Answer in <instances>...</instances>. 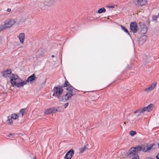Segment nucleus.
<instances>
[{
    "label": "nucleus",
    "mask_w": 159,
    "mask_h": 159,
    "mask_svg": "<svg viewBox=\"0 0 159 159\" xmlns=\"http://www.w3.org/2000/svg\"><path fill=\"white\" fill-rule=\"evenodd\" d=\"M66 87V89L67 93L62 97V101H66L71 98L72 96L75 95L77 91V90L70 85L68 82L66 80L61 87H55L53 89V96L57 97L58 98L61 96L63 92V89L62 87Z\"/></svg>",
    "instance_id": "obj_1"
},
{
    "label": "nucleus",
    "mask_w": 159,
    "mask_h": 159,
    "mask_svg": "<svg viewBox=\"0 0 159 159\" xmlns=\"http://www.w3.org/2000/svg\"><path fill=\"white\" fill-rule=\"evenodd\" d=\"M142 149L143 147L140 146L131 148L129 151L128 157L130 158L132 157V159H139L137 153L138 151L142 150Z\"/></svg>",
    "instance_id": "obj_2"
},
{
    "label": "nucleus",
    "mask_w": 159,
    "mask_h": 159,
    "mask_svg": "<svg viewBox=\"0 0 159 159\" xmlns=\"http://www.w3.org/2000/svg\"><path fill=\"white\" fill-rule=\"evenodd\" d=\"M16 22V21L13 19H9L5 20L4 24L7 29L10 28Z\"/></svg>",
    "instance_id": "obj_3"
},
{
    "label": "nucleus",
    "mask_w": 159,
    "mask_h": 159,
    "mask_svg": "<svg viewBox=\"0 0 159 159\" xmlns=\"http://www.w3.org/2000/svg\"><path fill=\"white\" fill-rule=\"evenodd\" d=\"M130 29L134 33H136L137 31V25L136 23L133 22L130 25Z\"/></svg>",
    "instance_id": "obj_4"
},
{
    "label": "nucleus",
    "mask_w": 159,
    "mask_h": 159,
    "mask_svg": "<svg viewBox=\"0 0 159 159\" xmlns=\"http://www.w3.org/2000/svg\"><path fill=\"white\" fill-rule=\"evenodd\" d=\"M18 76L16 75H15L14 74H11V76L10 77L11 79L10 82L12 85H15L16 83L17 82L16 80L19 79Z\"/></svg>",
    "instance_id": "obj_5"
},
{
    "label": "nucleus",
    "mask_w": 159,
    "mask_h": 159,
    "mask_svg": "<svg viewBox=\"0 0 159 159\" xmlns=\"http://www.w3.org/2000/svg\"><path fill=\"white\" fill-rule=\"evenodd\" d=\"M11 69L7 70H6L3 72L2 75L4 77H9L10 78L11 76Z\"/></svg>",
    "instance_id": "obj_6"
},
{
    "label": "nucleus",
    "mask_w": 159,
    "mask_h": 159,
    "mask_svg": "<svg viewBox=\"0 0 159 159\" xmlns=\"http://www.w3.org/2000/svg\"><path fill=\"white\" fill-rule=\"evenodd\" d=\"M74 153V151L73 149L70 150L66 153L64 157L65 159H70Z\"/></svg>",
    "instance_id": "obj_7"
},
{
    "label": "nucleus",
    "mask_w": 159,
    "mask_h": 159,
    "mask_svg": "<svg viewBox=\"0 0 159 159\" xmlns=\"http://www.w3.org/2000/svg\"><path fill=\"white\" fill-rule=\"evenodd\" d=\"M157 85V83L155 84H152L151 86L144 89V91L147 93H149L152 91L155 88Z\"/></svg>",
    "instance_id": "obj_8"
},
{
    "label": "nucleus",
    "mask_w": 159,
    "mask_h": 159,
    "mask_svg": "<svg viewBox=\"0 0 159 159\" xmlns=\"http://www.w3.org/2000/svg\"><path fill=\"white\" fill-rule=\"evenodd\" d=\"M19 38L20 42L21 43H23L25 40V35L24 33H21L17 36Z\"/></svg>",
    "instance_id": "obj_9"
},
{
    "label": "nucleus",
    "mask_w": 159,
    "mask_h": 159,
    "mask_svg": "<svg viewBox=\"0 0 159 159\" xmlns=\"http://www.w3.org/2000/svg\"><path fill=\"white\" fill-rule=\"evenodd\" d=\"M36 78L35 75L34 74H33L29 76L25 81L26 82L27 84H28L29 83H31Z\"/></svg>",
    "instance_id": "obj_10"
},
{
    "label": "nucleus",
    "mask_w": 159,
    "mask_h": 159,
    "mask_svg": "<svg viewBox=\"0 0 159 159\" xmlns=\"http://www.w3.org/2000/svg\"><path fill=\"white\" fill-rule=\"evenodd\" d=\"M27 84L26 81H24L20 83H16L14 85L17 86V87H23L24 85Z\"/></svg>",
    "instance_id": "obj_11"
},
{
    "label": "nucleus",
    "mask_w": 159,
    "mask_h": 159,
    "mask_svg": "<svg viewBox=\"0 0 159 159\" xmlns=\"http://www.w3.org/2000/svg\"><path fill=\"white\" fill-rule=\"evenodd\" d=\"M138 4L141 6L146 5L147 2V0H137Z\"/></svg>",
    "instance_id": "obj_12"
},
{
    "label": "nucleus",
    "mask_w": 159,
    "mask_h": 159,
    "mask_svg": "<svg viewBox=\"0 0 159 159\" xmlns=\"http://www.w3.org/2000/svg\"><path fill=\"white\" fill-rule=\"evenodd\" d=\"M147 31V28L146 25H143L141 29V33L142 34L146 33Z\"/></svg>",
    "instance_id": "obj_13"
},
{
    "label": "nucleus",
    "mask_w": 159,
    "mask_h": 159,
    "mask_svg": "<svg viewBox=\"0 0 159 159\" xmlns=\"http://www.w3.org/2000/svg\"><path fill=\"white\" fill-rule=\"evenodd\" d=\"M153 107V104H151L149 105L147 107H145V108H146V111H147L148 112H150L152 110Z\"/></svg>",
    "instance_id": "obj_14"
},
{
    "label": "nucleus",
    "mask_w": 159,
    "mask_h": 159,
    "mask_svg": "<svg viewBox=\"0 0 159 159\" xmlns=\"http://www.w3.org/2000/svg\"><path fill=\"white\" fill-rule=\"evenodd\" d=\"M152 147V146H151V145H150L149 147L148 146H144V147H143L142 150L143 152H146L148 150H150Z\"/></svg>",
    "instance_id": "obj_15"
},
{
    "label": "nucleus",
    "mask_w": 159,
    "mask_h": 159,
    "mask_svg": "<svg viewBox=\"0 0 159 159\" xmlns=\"http://www.w3.org/2000/svg\"><path fill=\"white\" fill-rule=\"evenodd\" d=\"M8 119L7 120V122L10 124H12L13 123V119H12L11 116H8Z\"/></svg>",
    "instance_id": "obj_16"
},
{
    "label": "nucleus",
    "mask_w": 159,
    "mask_h": 159,
    "mask_svg": "<svg viewBox=\"0 0 159 159\" xmlns=\"http://www.w3.org/2000/svg\"><path fill=\"white\" fill-rule=\"evenodd\" d=\"M60 108V107H58L57 108L53 107L51 108L52 113H55Z\"/></svg>",
    "instance_id": "obj_17"
},
{
    "label": "nucleus",
    "mask_w": 159,
    "mask_h": 159,
    "mask_svg": "<svg viewBox=\"0 0 159 159\" xmlns=\"http://www.w3.org/2000/svg\"><path fill=\"white\" fill-rule=\"evenodd\" d=\"M6 29H7L4 24H1L0 25V32Z\"/></svg>",
    "instance_id": "obj_18"
},
{
    "label": "nucleus",
    "mask_w": 159,
    "mask_h": 159,
    "mask_svg": "<svg viewBox=\"0 0 159 159\" xmlns=\"http://www.w3.org/2000/svg\"><path fill=\"white\" fill-rule=\"evenodd\" d=\"M11 116L12 118V119H13V120H15L19 118L18 115L15 114H12Z\"/></svg>",
    "instance_id": "obj_19"
},
{
    "label": "nucleus",
    "mask_w": 159,
    "mask_h": 159,
    "mask_svg": "<svg viewBox=\"0 0 159 159\" xmlns=\"http://www.w3.org/2000/svg\"><path fill=\"white\" fill-rule=\"evenodd\" d=\"M106 9L104 7H102L99 9L98 12V13L101 14L103 12H106Z\"/></svg>",
    "instance_id": "obj_20"
},
{
    "label": "nucleus",
    "mask_w": 159,
    "mask_h": 159,
    "mask_svg": "<svg viewBox=\"0 0 159 159\" xmlns=\"http://www.w3.org/2000/svg\"><path fill=\"white\" fill-rule=\"evenodd\" d=\"M87 148L85 146H84L83 148L79 149L80 152L82 153Z\"/></svg>",
    "instance_id": "obj_21"
},
{
    "label": "nucleus",
    "mask_w": 159,
    "mask_h": 159,
    "mask_svg": "<svg viewBox=\"0 0 159 159\" xmlns=\"http://www.w3.org/2000/svg\"><path fill=\"white\" fill-rule=\"evenodd\" d=\"M45 113L47 114L52 113L51 108L46 110L45 111Z\"/></svg>",
    "instance_id": "obj_22"
},
{
    "label": "nucleus",
    "mask_w": 159,
    "mask_h": 159,
    "mask_svg": "<svg viewBox=\"0 0 159 159\" xmlns=\"http://www.w3.org/2000/svg\"><path fill=\"white\" fill-rule=\"evenodd\" d=\"M146 38H147V37L146 36H142L141 38H140L139 39V40L140 41H141V40H142V39H144V41H143V42H144L146 41Z\"/></svg>",
    "instance_id": "obj_23"
},
{
    "label": "nucleus",
    "mask_w": 159,
    "mask_h": 159,
    "mask_svg": "<svg viewBox=\"0 0 159 159\" xmlns=\"http://www.w3.org/2000/svg\"><path fill=\"white\" fill-rule=\"evenodd\" d=\"M137 133L135 131H131L129 132V134L132 136H133L136 134Z\"/></svg>",
    "instance_id": "obj_24"
},
{
    "label": "nucleus",
    "mask_w": 159,
    "mask_h": 159,
    "mask_svg": "<svg viewBox=\"0 0 159 159\" xmlns=\"http://www.w3.org/2000/svg\"><path fill=\"white\" fill-rule=\"evenodd\" d=\"M120 26L122 28V29L123 30H124V31L126 33H127L128 34H129V33L128 30L125 29V28L123 25H120Z\"/></svg>",
    "instance_id": "obj_25"
},
{
    "label": "nucleus",
    "mask_w": 159,
    "mask_h": 159,
    "mask_svg": "<svg viewBox=\"0 0 159 159\" xmlns=\"http://www.w3.org/2000/svg\"><path fill=\"white\" fill-rule=\"evenodd\" d=\"M137 113H138V114L136 115V116H139L142 114V113H140L139 110L136 111L134 112V114H136Z\"/></svg>",
    "instance_id": "obj_26"
},
{
    "label": "nucleus",
    "mask_w": 159,
    "mask_h": 159,
    "mask_svg": "<svg viewBox=\"0 0 159 159\" xmlns=\"http://www.w3.org/2000/svg\"><path fill=\"white\" fill-rule=\"evenodd\" d=\"M20 113H21L22 116L24 115L25 113V109H22L20 111Z\"/></svg>",
    "instance_id": "obj_27"
},
{
    "label": "nucleus",
    "mask_w": 159,
    "mask_h": 159,
    "mask_svg": "<svg viewBox=\"0 0 159 159\" xmlns=\"http://www.w3.org/2000/svg\"><path fill=\"white\" fill-rule=\"evenodd\" d=\"M146 108H145V107H144L143 109H142V110H139L140 113H142V114H143L144 111H146Z\"/></svg>",
    "instance_id": "obj_28"
},
{
    "label": "nucleus",
    "mask_w": 159,
    "mask_h": 159,
    "mask_svg": "<svg viewBox=\"0 0 159 159\" xmlns=\"http://www.w3.org/2000/svg\"><path fill=\"white\" fill-rule=\"evenodd\" d=\"M158 17V16H152V19L153 20H157Z\"/></svg>",
    "instance_id": "obj_29"
},
{
    "label": "nucleus",
    "mask_w": 159,
    "mask_h": 159,
    "mask_svg": "<svg viewBox=\"0 0 159 159\" xmlns=\"http://www.w3.org/2000/svg\"><path fill=\"white\" fill-rule=\"evenodd\" d=\"M114 6H115L114 5H107V7H108V8H114Z\"/></svg>",
    "instance_id": "obj_30"
},
{
    "label": "nucleus",
    "mask_w": 159,
    "mask_h": 159,
    "mask_svg": "<svg viewBox=\"0 0 159 159\" xmlns=\"http://www.w3.org/2000/svg\"><path fill=\"white\" fill-rule=\"evenodd\" d=\"M69 105L68 103H65L64 105V106L65 107V108H66Z\"/></svg>",
    "instance_id": "obj_31"
},
{
    "label": "nucleus",
    "mask_w": 159,
    "mask_h": 159,
    "mask_svg": "<svg viewBox=\"0 0 159 159\" xmlns=\"http://www.w3.org/2000/svg\"><path fill=\"white\" fill-rule=\"evenodd\" d=\"M58 110V111L59 112H61L62 111V108L61 107Z\"/></svg>",
    "instance_id": "obj_32"
},
{
    "label": "nucleus",
    "mask_w": 159,
    "mask_h": 159,
    "mask_svg": "<svg viewBox=\"0 0 159 159\" xmlns=\"http://www.w3.org/2000/svg\"><path fill=\"white\" fill-rule=\"evenodd\" d=\"M11 11V8H8L7 10V11L8 12H10Z\"/></svg>",
    "instance_id": "obj_33"
},
{
    "label": "nucleus",
    "mask_w": 159,
    "mask_h": 159,
    "mask_svg": "<svg viewBox=\"0 0 159 159\" xmlns=\"http://www.w3.org/2000/svg\"><path fill=\"white\" fill-rule=\"evenodd\" d=\"M156 157L158 159H159V153L157 154L156 156Z\"/></svg>",
    "instance_id": "obj_34"
},
{
    "label": "nucleus",
    "mask_w": 159,
    "mask_h": 159,
    "mask_svg": "<svg viewBox=\"0 0 159 159\" xmlns=\"http://www.w3.org/2000/svg\"><path fill=\"white\" fill-rule=\"evenodd\" d=\"M46 80L45 79V80H44V82H43V84H45L46 83Z\"/></svg>",
    "instance_id": "obj_35"
},
{
    "label": "nucleus",
    "mask_w": 159,
    "mask_h": 159,
    "mask_svg": "<svg viewBox=\"0 0 159 159\" xmlns=\"http://www.w3.org/2000/svg\"><path fill=\"white\" fill-rule=\"evenodd\" d=\"M51 57H52L53 58V57H54V55H52L51 56Z\"/></svg>",
    "instance_id": "obj_36"
},
{
    "label": "nucleus",
    "mask_w": 159,
    "mask_h": 159,
    "mask_svg": "<svg viewBox=\"0 0 159 159\" xmlns=\"http://www.w3.org/2000/svg\"><path fill=\"white\" fill-rule=\"evenodd\" d=\"M33 159H36V157H33Z\"/></svg>",
    "instance_id": "obj_37"
},
{
    "label": "nucleus",
    "mask_w": 159,
    "mask_h": 159,
    "mask_svg": "<svg viewBox=\"0 0 159 159\" xmlns=\"http://www.w3.org/2000/svg\"><path fill=\"white\" fill-rule=\"evenodd\" d=\"M124 124H126V122H125L124 123Z\"/></svg>",
    "instance_id": "obj_38"
},
{
    "label": "nucleus",
    "mask_w": 159,
    "mask_h": 159,
    "mask_svg": "<svg viewBox=\"0 0 159 159\" xmlns=\"http://www.w3.org/2000/svg\"><path fill=\"white\" fill-rule=\"evenodd\" d=\"M157 16H158V17L159 16V14H158V15Z\"/></svg>",
    "instance_id": "obj_39"
},
{
    "label": "nucleus",
    "mask_w": 159,
    "mask_h": 159,
    "mask_svg": "<svg viewBox=\"0 0 159 159\" xmlns=\"http://www.w3.org/2000/svg\"><path fill=\"white\" fill-rule=\"evenodd\" d=\"M148 159H152L150 158H149Z\"/></svg>",
    "instance_id": "obj_40"
}]
</instances>
